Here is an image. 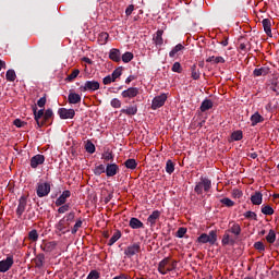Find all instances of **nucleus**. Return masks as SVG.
I'll use <instances>...</instances> for the list:
<instances>
[{
  "mask_svg": "<svg viewBox=\"0 0 279 279\" xmlns=\"http://www.w3.org/2000/svg\"><path fill=\"white\" fill-rule=\"evenodd\" d=\"M178 268V262L171 259V257H166L158 264V271L161 276H167L169 271H173Z\"/></svg>",
  "mask_w": 279,
  "mask_h": 279,
  "instance_id": "nucleus-1",
  "label": "nucleus"
},
{
  "mask_svg": "<svg viewBox=\"0 0 279 279\" xmlns=\"http://www.w3.org/2000/svg\"><path fill=\"white\" fill-rule=\"evenodd\" d=\"M210 186H213V183L210 182L209 179L206 178H202L201 182H198L195 187L194 191L197 195H202V193H208L210 191Z\"/></svg>",
  "mask_w": 279,
  "mask_h": 279,
  "instance_id": "nucleus-2",
  "label": "nucleus"
},
{
  "mask_svg": "<svg viewBox=\"0 0 279 279\" xmlns=\"http://www.w3.org/2000/svg\"><path fill=\"white\" fill-rule=\"evenodd\" d=\"M196 241L197 243H209V245H215V243H217V231H210L209 234L202 233Z\"/></svg>",
  "mask_w": 279,
  "mask_h": 279,
  "instance_id": "nucleus-3",
  "label": "nucleus"
},
{
  "mask_svg": "<svg viewBox=\"0 0 279 279\" xmlns=\"http://www.w3.org/2000/svg\"><path fill=\"white\" fill-rule=\"evenodd\" d=\"M100 84L97 81H86L84 85L80 87L82 93H95V90H99Z\"/></svg>",
  "mask_w": 279,
  "mask_h": 279,
  "instance_id": "nucleus-4",
  "label": "nucleus"
},
{
  "mask_svg": "<svg viewBox=\"0 0 279 279\" xmlns=\"http://www.w3.org/2000/svg\"><path fill=\"white\" fill-rule=\"evenodd\" d=\"M14 265V256L9 255L5 259L0 260V274H5L12 269Z\"/></svg>",
  "mask_w": 279,
  "mask_h": 279,
  "instance_id": "nucleus-5",
  "label": "nucleus"
},
{
  "mask_svg": "<svg viewBox=\"0 0 279 279\" xmlns=\"http://www.w3.org/2000/svg\"><path fill=\"white\" fill-rule=\"evenodd\" d=\"M49 193H51V184L47 182L37 184V197H47Z\"/></svg>",
  "mask_w": 279,
  "mask_h": 279,
  "instance_id": "nucleus-6",
  "label": "nucleus"
},
{
  "mask_svg": "<svg viewBox=\"0 0 279 279\" xmlns=\"http://www.w3.org/2000/svg\"><path fill=\"white\" fill-rule=\"evenodd\" d=\"M124 254L129 258H132V256H136V254H141V244L140 243H133V244L129 245L124 250Z\"/></svg>",
  "mask_w": 279,
  "mask_h": 279,
  "instance_id": "nucleus-7",
  "label": "nucleus"
},
{
  "mask_svg": "<svg viewBox=\"0 0 279 279\" xmlns=\"http://www.w3.org/2000/svg\"><path fill=\"white\" fill-rule=\"evenodd\" d=\"M166 101H167V94H161L159 96H156L153 99L151 109L158 110V108H162V106H165Z\"/></svg>",
  "mask_w": 279,
  "mask_h": 279,
  "instance_id": "nucleus-8",
  "label": "nucleus"
},
{
  "mask_svg": "<svg viewBox=\"0 0 279 279\" xmlns=\"http://www.w3.org/2000/svg\"><path fill=\"white\" fill-rule=\"evenodd\" d=\"M56 247H58L57 241H43L40 245V250L46 252V254H50V252H53Z\"/></svg>",
  "mask_w": 279,
  "mask_h": 279,
  "instance_id": "nucleus-9",
  "label": "nucleus"
},
{
  "mask_svg": "<svg viewBox=\"0 0 279 279\" xmlns=\"http://www.w3.org/2000/svg\"><path fill=\"white\" fill-rule=\"evenodd\" d=\"M236 239L239 238L233 233H230V231H225L221 243L222 245H234V243H236Z\"/></svg>",
  "mask_w": 279,
  "mask_h": 279,
  "instance_id": "nucleus-10",
  "label": "nucleus"
},
{
  "mask_svg": "<svg viewBox=\"0 0 279 279\" xmlns=\"http://www.w3.org/2000/svg\"><path fill=\"white\" fill-rule=\"evenodd\" d=\"M33 112L38 128H43V125H45V121H43V119H45V110L40 109L38 111V108L33 107Z\"/></svg>",
  "mask_w": 279,
  "mask_h": 279,
  "instance_id": "nucleus-11",
  "label": "nucleus"
},
{
  "mask_svg": "<svg viewBox=\"0 0 279 279\" xmlns=\"http://www.w3.org/2000/svg\"><path fill=\"white\" fill-rule=\"evenodd\" d=\"M60 119H73L75 117L74 109L60 108L58 111Z\"/></svg>",
  "mask_w": 279,
  "mask_h": 279,
  "instance_id": "nucleus-12",
  "label": "nucleus"
},
{
  "mask_svg": "<svg viewBox=\"0 0 279 279\" xmlns=\"http://www.w3.org/2000/svg\"><path fill=\"white\" fill-rule=\"evenodd\" d=\"M39 165H45V156L40 154L35 155L31 158L32 169H38Z\"/></svg>",
  "mask_w": 279,
  "mask_h": 279,
  "instance_id": "nucleus-13",
  "label": "nucleus"
},
{
  "mask_svg": "<svg viewBox=\"0 0 279 279\" xmlns=\"http://www.w3.org/2000/svg\"><path fill=\"white\" fill-rule=\"evenodd\" d=\"M119 173V165L117 163H108L106 167V175L107 178H114Z\"/></svg>",
  "mask_w": 279,
  "mask_h": 279,
  "instance_id": "nucleus-14",
  "label": "nucleus"
},
{
  "mask_svg": "<svg viewBox=\"0 0 279 279\" xmlns=\"http://www.w3.org/2000/svg\"><path fill=\"white\" fill-rule=\"evenodd\" d=\"M227 232H229L230 234H233L235 236H241V225L234 222V221H231L229 223V229L227 230Z\"/></svg>",
  "mask_w": 279,
  "mask_h": 279,
  "instance_id": "nucleus-15",
  "label": "nucleus"
},
{
  "mask_svg": "<svg viewBox=\"0 0 279 279\" xmlns=\"http://www.w3.org/2000/svg\"><path fill=\"white\" fill-rule=\"evenodd\" d=\"M138 96V88L136 87H130L126 90L122 92V97L124 99H134V97Z\"/></svg>",
  "mask_w": 279,
  "mask_h": 279,
  "instance_id": "nucleus-16",
  "label": "nucleus"
},
{
  "mask_svg": "<svg viewBox=\"0 0 279 279\" xmlns=\"http://www.w3.org/2000/svg\"><path fill=\"white\" fill-rule=\"evenodd\" d=\"M69 197H71V191H63L62 194L57 198L54 203L56 206H63L64 204H66V199H69Z\"/></svg>",
  "mask_w": 279,
  "mask_h": 279,
  "instance_id": "nucleus-17",
  "label": "nucleus"
},
{
  "mask_svg": "<svg viewBox=\"0 0 279 279\" xmlns=\"http://www.w3.org/2000/svg\"><path fill=\"white\" fill-rule=\"evenodd\" d=\"M158 219H160V211L154 210L151 213V215L147 218L148 226H150V228H154L156 226Z\"/></svg>",
  "mask_w": 279,
  "mask_h": 279,
  "instance_id": "nucleus-18",
  "label": "nucleus"
},
{
  "mask_svg": "<svg viewBox=\"0 0 279 279\" xmlns=\"http://www.w3.org/2000/svg\"><path fill=\"white\" fill-rule=\"evenodd\" d=\"M26 206H27V198L25 196H22L20 198V203H19L17 209H16V215L19 217L23 216V214L25 213Z\"/></svg>",
  "mask_w": 279,
  "mask_h": 279,
  "instance_id": "nucleus-19",
  "label": "nucleus"
},
{
  "mask_svg": "<svg viewBox=\"0 0 279 279\" xmlns=\"http://www.w3.org/2000/svg\"><path fill=\"white\" fill-rule=\"evenodd\" d=\"M121 114H126V117H134L138 112V106H130L120 110Z\"/></svg>",
  "mask_w": 279,
  "mask_h": 279,
  "instance_id": "nucleus-20",
  "label": "nucleus"
},
{
  "mask_svg": "<svg viewBox=\"0 0 279 279\" xmlns=\"http://www.w3.org/2000/svg\"><path fill=\"white\" fill-rule=\"evenodd\" d=\"M129 226L132 230H141V228H145V225L138 218H131Z\"/></svg>",
  "mask_w": 279,
  "mask_h": 279,
  "instance_id": "nucleus-21",
  "label": "nucleus"
},
{
  "mask_svg": "<svg viewBox=\"0 0 279 279\" xmlns=\"http://www.w3.org/2000/svg\"><path fill=\"white\" fill-rule=\"evenodd\" d=\"M109 59L112 62H121V50L113 48L109 51Z\"/></svg>",
  "mask_w": 279,
  "mask_h": 279,
  "instance_id": "nucleus-22",
  "label": "nucleus"
},
{
  "mask_svg": "<svg viewBox=\"0 0 279 279\" xmlns=\"http://www.w3.org/2000/svg\"><path fill=\"white\" fill-rule=\"evenodd\" d=\"M251 202L253 206H260V204H263V193L255 192L252 194Z\"/></svg>",
  "mask_w": 279,
  "mask_h": 279,
  "instance_id": "nucleus-23",
  "label": "nucleus"
},
{
  "mask_svg": "<svg viewBox=\"0 0 279 279\" xmlns=\"http://www.w3.org/2000/svg\"><path fill=\"white\" fill-rule=\"evenodd\" d=\"M58 232H61V234H66L69 232V225L66 223V220L62 218L56 226Z\"/></svg>",
  "mask_w": 279,
  "mask_h": 279,
  "instance_id": "nucleus-24",
  "label": "nucleus"
},
{
  "mask_svg": "<svg viewBox=\"0 0 279 279\" xmlns=\"http://www.w3.org/2000/svg\"><path fill=\"white\" fill-rule=\"evenodd\" d=\"M162 34H165V31L158 29L153 38L155 45H157L158 47H162V44L165 43V40L162 39Z\"/></svg>",
  "mask_w": 279,
  "mask_h": 279,
  "instance_id": "nucleus-25",
  "label": "nucleus"
},
{
  "mask_svg": "<svg viewBox=\"0 0 279 279\" xmlns=\"http://www.w3.org/2000/svg\"><path fill=\"white\" fill-rule=\"evenodd\" d=\"M264 32L269 38H271V20L270 19H264L262 21Z\"/></svg>",
  "mask_w": 279,
  "mask_h": 279,
  "instance_id": "nucleus-26",
  "label": "nucleus"
},
{
  "mask_svg": "<svg viewBox=\"0 0 279 279\" xmlns=\"http://www.w3.org/2000/svg\"><path fill=\"white\" fill-rule=\"evenodd\" d=\"M184 45L182 44H178L177 46H174L172 48V50L169 52V56L171 58H175V56H180V53H182V51H184Z\"/></svg>",
  "mask_w": 279,
  "mask_h": 279,
  "instance_id": "nucleus-27",
  "label": "nucleus"
},
{
  "mask_svg": "<svg viewBox=\"0 0 279 279\" xmlns=\"http://www.w3.org/2000/svg\"><path fill=\"white\" fill-rule=\"evenodd\" d=\"M68 101L69 104H80L82 101V96H80V94L70 92L69 96H68Z\"/></svg>",
  "mask_w": 279,
  "mask_h": 279,
  "instance_id": "nucleus-28",
  "label": "nucleus"
},
{
  "mask_svg": "<svg viewBox=\"0 0 279 279\" xmlns=\"http://www.w3.org/2000/svg\"><path fill=\"white\" fill-rule=\"evenodd\" d=\"M263 121H265V118H263V116H260L259 112H255L252 117H251V123L252 126H256L258 125V123H263Z\"/></svg>",
  "mask_w": 279,
  "mask_h": 279,
  "instance_id": "nucleus-29",
  "label": "nucleus"
},
{
  "mask_svg": "<svg viewBox=\"0 0 279 279\" xmlns=\"http://www.w3.org/2000/svg\"><path fill=\"white\" fill-rule=\"evenodd\" d=\"M206 62H210L211 64H226V59H223V57L211 56L206 59Z\"/></svg>",
  "mask_w": 279,
  "mask_h": 279,
  "instance_id": "nucleus-30",
  "label": "nucleus"
},
{
  "mask_svg": "<svg viewBox=\"0 0 279 279\" xmlns=\"http://www.w3.org/2000/svg\"><path fill=\"white\" fill-rule=\"evenodd\" d=\"M45 265V254H38L35 258V267L38 269L43 268Z\"/></svg>",
  "mask_w": 279,
  "mask_h": 279,
  "instance_id": "nucleus-31",
  "label": "nucleus"
},
{
  "mask_svg": "<svg viewBox=\"0 0 279 279\" xmlns=\"http://www.w3.org/2000/svg\"><path fill=\"white\" fill-rule=\"evenodd\" d=\"M7 82H15L16 81V72L13 69L7 71L5 74Z\"/></svg>",
  "mask_w": 279,
  "mask_h": 279,
  "instance_id": "nucleus-32",
  "label": "nucleus"
},
{
  "mask_svg": "<svg viewBox=\"0 0 279 279\" xmlns=\"http://www.w3.org/2000/svg\"><path fill=\"white\" fill-rule=\"evenodd\" d=\"M213 108V100H204L201 105V112H206V110H210Z\"/></svg>",
  "mask_w": 279,
  "mask_h": 279,
  "instance_id": "nucleus-33",
  "label": "nucleus"
},
{
  "mask_svg": "<svg viewBox=\"0 0 279 279\" xmlns=\"http://www.w3.org/2000/svg\"><path fill=\"white\" fill-rule=\"evenodd\" d=\"M108 38H110V35L106 32H102L98 35V43L99 45H106L108 43Z\"/></svg>",
  "mask_w": 279,
  "mask_h": 279,
  "instance_id": "nucleus-34",
  "label": "nucleus"
},
{
  "mask_svg": "<svg viewBox=\"0 0 279 279\" xmlns=\"http://www.w3.org/2000/svg\"><path fill=\"white\" fill-rule=\"evenodd\" d=\"M121 59H122V62H124L125 64H128V62H132V60H134V53L128 51V52H124L122 56H121Z\"/></svg>",
  "mask_w": 279,
  "mask_h": 279,
  "instance_id": "nucleus-35",
  "label": "nucleus"
},
{
  "mask_svg": "<svg viewBox=\"0 0 279 279\" xmlns=\"http://www.w3.org/2000/svg\"><path fill=\"white\" fill-rule=\"evenodd\" d=\"M166 171L169 175L175 171V163L171 159L166 162Z\"/></svg>",
  "mask_w": 279,
  "mask_h": 279,
  "instance_id": "nucleus-36",
  "label": "nucleus"
},
{
  "mask_svg": "<svg viewBox=\"0 0 279 279\" xmlns=\"http://www.w3.org/2000/svg\"><path fill=\"white\" fill-rule=\"evenodd\" d=\"M124 167H126V169H136V167H138V163L136 162V159H128L124 162Z\"/></svg>",
  "mask_w": 279,
  "mask_h": 279,
  "instance_id": "nucleus-37",
  "label": "nucleus"
},
{
  "mask_svg": "<svg viewBox=\"0 0 279 279\" xmlns=\"http://www.w3.org/2000/svg\"><path fill=\"white\" fill-rule=\"evenodd\" d=\"M191 76L194 80H199V77H201L199 70L197 69V65H195V64L192 65V68H191Z\"/></svg>",
  "mask_w": 279,
  "mask_h": 279,
  "instance_id": "nucleus-38",
  "label": "nucleus"
},
{
  "mask_svg": "<svg viewBox=\"0 0 279 279\" xmlns=\"http://www.w3.org/2000/svg\"><path fill=\"white\" fill-rule=\"evenodd\" d=\"M28 241H32L33 243H36V241H38V231L36 229H33L28 232Z\"/></svg>",
  "mask_w": 279,
  "mask_h": 279,
  "instance_id": "nucleus-39",
  "label": "nucleus"
},
{
  "mask_svg": "<svg viewBox=\"0 0 279 279\" xmlns=\"http://www.w3.org/2000/svg\"><path fill=\"white\" fill-rule=\"evenodd\" d=\"M267 243H276V231L274 229H270L267 236H266Z\"/></svg>",
  "mask_w": 279,
  "mask_h": 279,
  "instance_id": "nucleus-40",
  "label": "nucleus"
},
{
  "mask_svg": "<svg viewBox=\"0 0 279 279\" xmlns=\"http://www.w3.org/2000/svg\"><path fill=\"white\" fill-rule=\"evenodd\" d=\"M119 239H121V231L117 230L113 235L111 236V239L109 240L108 242V245L109 246H112V244L116 242V241H119Z\"/></svg>",
  "mask_w": 279,
  "mask_h": 279,
  "instance_id": "nucleus-41",
  "label": "nucleus"
},
{
  "mask_svg": "<svg viewBox=\"0 0 279 279\" xmlns=\"http://www.w3.org/2000/svg\"><path fill=\"white\" fill-rule=\"evenodd\" d=\"M102 160H106V162H110V160H114V155H112V151L110 150H106L104 154H102Z\"/></svg>",
  "mask_w": 279,
  "mask_h": 279,
  "instance_id": "nucleus-42",
  "label": "nucleus"
},
{
  "mask_svg": "<svg viewBox=\"0 0 279 279\" xmlns=\"http://www.w3.org/2000/svg\"><path fill=\"white\" fill-rule=\"evenodd\" d=\"M77 75H80V70L75 69L72 71L70 75H68V77L65 78V82H73V80H75Z\"/></svg>",
  "mask_w": 279,
  "mask_h": 279,
  "instance_id": "nucleus-43",
  "label": "nucleus"
},
{
  "mask_svg": "<svg viewBox=\"0 0 279 279\" xmlns=\"http://www.w3.org/2000/svg\"><path fill=\"white\" fill-rule=\"evenodd\" d=\"M231 196L233 197V199H241V197H243V191L234 189L231 192Z\"/></svg>",
  "mask_w": 279,
  "mask_h": 279,
  "instance_id": "nucleus-44",
  "label": "nucleus"
},
{
  "mask_svg": "<svg viewBox=\"0 0 279 279\" xmlns=\"http://www.w3.org/2000/svg\"><path fill=\"white\" fill-rule=\"evenodd\" d=\"M94 173L95 175H101V173H106V166L104 165L96 166L94 169Z\"/></svg>",
  "mask_w": 279,
  "mask_h": 279,
  "instance_id": "nucleus-45",
  "label": "nucleus"
},
{
  "mask_svg": "<svg viewBox=\"0 0 279 279\" xmlns=\"http://www.w3.org/2000/svg\"><path fill=\"white\" fill-rule=\"evenodd\" d=\"M220 204H222L223 206H227V208H232V206H234L233 201L228 197L220 199Z\"/></svg>",
  "mask_w": 279,
  "mask_h": 279,
  "instance_id": "nucleus-46",
  "label": "nucleus"
},
{
  "mask_svg": "<svg viewBox=\"0 0 279 279\" xmlns=\"http://www.w3.org/2000/svg\"><path fill=\"white\" fill-rule=\"evenodd\" d=\"M253 75H255V77H260V75H267V69L265 68L255 69L253 72Z\"/></svg>",
  "mask_w": 279,
  "mask_h": 279,
  "instance_id": "nucleus-47",
  "label": "nucleus"
},
{
  "mask_svg": "<svg viewBox=\"0 0 279 279\" xmlns=\"http://www.w3.org/2000/svg\"><path fill=\"white\" fill-rule=\"evenodd\" d=\"M232 141H241L243 138V131H234L231 134Z\"/></svg>",
  "mask_w": 279,
  "mask_h": 279,
  "instance_id": "nucleus-48",
  "label": "nucleus"
},
{
  "mask_svg": "<svg viewBox=\"0 0 279 279\" xmlns=\"http://www.w3.org/2000/svg\"><path fill=\"white\" fill-rule=\"evenodd\" d=\"M69 210H71V205L63 204L59 207L58 213L59 215H64V213H69Z\"/></svg>",
  "mask_w": 279,
  "mask_h": 279,
  "instance_id": "nucleus-49",
  "label": "nucleus"
},
{
  "mask_svg": "<svg viewBox=\"0 0 279 279\" xmlns=\"http://www.w3.org/2000/svg\"><path fill=\"white\" fill-rule=\"evenodd\" d=\"M262 213L263 215H268V216L274 215V208L269 205L263 206Z\"/></svg>",
  "mask_w": 279,
  "mask_h": 279,
  "instance_id": "nucleus-50",
  "label": "nucleus"
},
{
  "mask_svg": "<svg viewBox=\"0 0 279 279\" xmlns=\"http://www.w3.org/2000/svg\"><path fill=\"white\" fill-rule=\"evenodd\" d=\"M85 149L87 154H95V144L93 142L88 141L85 145Z\"/></svg>",
  "mask_w": 279,
  "mask_h": 279,
  "instance_id": "nucleus-51",
  "label": "nucleus"
},
{
  "mask_svg": "<svg viewBox=\"0 0 279 279\" xmlns=\"http://www.w3.org/2000/svg\"><path fill=\"white\" fill-rule=\"evenodd\" d=\"M51 117H53V111L51 109L46 110L43 118L44 124L47 123Z\"/></svg>",
  "mask_w": 279,
  "mask_h": 279,
  "instance_id": "nucleus-52",
  "label": "nucleus"
},
{
  "mask_svg": "<svg viewBox=\"0 0 279 279\" xmlns=\"http://www.w3.org/2000/svg\"><path fill=\"white\" fill-rule=\"evenodd\" d=\"M245 219H253L254 221H258V216L254 211H246L244 214Z\"/></svg>",
  "mask_w": 279,
  "mask_h": 279,
  "instance_id": "nucleus-53",
  "label": "nucleus"
},
{
  "mask_svg": "<svg viewBox=\"0 0 279 279\" xmlns=\"http://www.w3.org/2000/svg\"><path fill=\"white\" fill-rule=\"evenodd\" d=\"M121 74H122V70L121 68H118L112 72L111 77L113 78L114 82H117V80L121 77Z\"/></svg>",
  "mask_w": 279,
  "mask_h": 279,
  "instance_id": "nucleus-54",
  "label": "nucleus"
},
{
  "mask_svg": "<svg viewBox=\"0 0 279 279\" xmlns=\"http://www.w3.org/2000/svg\"><path fill=\"white\" fill-rule=\"evenodd\" d=\"M64 219H65L66 225L71 226V222L75 219V213L72 211V213L68 214L64 217Z\"/></svg>",
  "mask_w": 279,
  "mask_h": 279,
  "instance_id": "nucleus-55",
  "label": "nucleus"
},
{
  "mask_svg": "<svg viewBox=\"0 0 279 279\" xmlns=\"http://www.w3.org/2000/svg\"><path fill=\"white\" fill-rule=\"evenodd\" d=\"M99 278H100V275H99V271L97 270H92L87 276V279H99Z\"/></svg>",
  "mask_w": 279,
  "mask_h": 279,
  "instance_id": "nucleus-56",
  "label": "nucleus"
},
{
  "mask_svg": "<svg viewBox=\"0 0 279 279\" xmlns=\"http://www.w3.org/2000/svg\"><path fill=\"white\" fill-rule=\"evenodd\" d=\"M82 220H77L74 225V227L72 228V234H77V230H80V228H82Z\"/></svg>",
  "mask_w": 279,
  "mask_h": 279,
  "instance_id": "nucleus-57",
  "label": "nucleus"
},
{
  "mask_svg": "<svg viewBox=\"0 0 279 279\" xmlns=\"http://www.w3.org/2000/svg\"><path fill=\"white\" fill-rule=\"evenodd\" d=\"M254 247L257 252H265V244L263 242H255Z\"/></svg>",
  "mask_w": 279,
  "mask_h": 279,
  "instance_id": "nucleus-58",
  "label": "nucleus"
},
{
  "mask_svg": "<svg viewBox=\"0 0 279 279\" xmlns=\"http://www.w3.org/2000/svg\"><path fill=\"white\" fill-rule=\"evenodd\" d=\"M173 73H180L182 71V64L180 62H174L172 65Z\"/></svg>",
  "mask_w": 279,
  "mask_h": 279,
  "instance_id": "nucleus-59",
  "label": "nucleus"
},
{
  "mask_svg": "<svg viewBox=\"0 0 279 279\" xmlns=\"http://www.w3.org/2000/svg\"><path fill=\"white\" fill-rule=\"evenodd\" d=\"M184 234H186V228H184V227L179 228L177 231V236L179 239H183Z\"/></svg>",
  "mask_w": 279,
  "mask_h": 279,
  "instance_id": "nucleus-60",
  "label": "nucleus"
},
{
  "mask_svg": "<svg viewBox=\"0 0 279 279\" xmlns=\"http://www.w3.org/2000/svg\"><path fill=\"white\" fill-rule=\"evenodd\" d=\"M111 106L112 108H121V100H119V98H113L111 100Z\"/></svg>",
  "mask_w": 279,
  "mask_h": 279,
  "instance_id": "nucleus-61",
  "label": "nucleus"
},
{
  "mask_svg": "<svg viewBox=\"0 0 279 279\" xmlns=\"http://www.w3.org/2000/svg\"><path fill=\"white\" fill-rule=\"evenodd\" d=\"M112 82H114V81H113V78H112L111 75H108V76H106V77L102 80V83L105 84V86H108V84H112Z\"/></svg>",
  "mask_w": 279,
  "mask_h": 279,
  "instance_id": "nucleus-62",
  "label": "nucleus"
},
{
  "mask_svg": "<svg viewBox=\"0 0 279 279\" xmlns=\"http://www.w3.org/2000/svg\"><path fill=\"white\" fill-rule=\"evenodd\" d=\"M13 125H15L16 128H24L25 122L21 121V119H15Z\"/></svg>",
  "mask_w": 279,
  "mask_h": 279,
  "instance_id": "nucleus-63",
  "label": "nucleus"
},
{
  "mask_svg": "<svg viewBox=\"0 0 279 279\" xmlns=\"http://www.w3.org/2000/svg\"><path fill=\"white\" fill-rule=\"evenodd\" d=\"M132 12H134V4H130L126 10H125V14L126 16H131Z\"/></svg>",
  "mask_w": 279,
  "mask_h": 279,
  "instance_id": "nucleus-64",
  "label": "nucleus"
}]
</instances>
